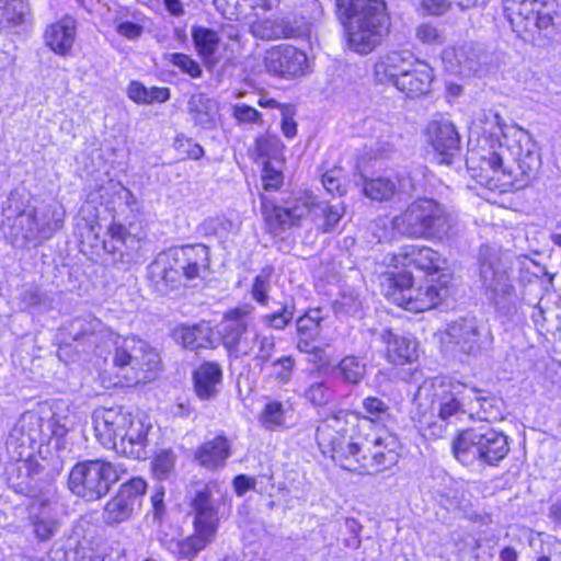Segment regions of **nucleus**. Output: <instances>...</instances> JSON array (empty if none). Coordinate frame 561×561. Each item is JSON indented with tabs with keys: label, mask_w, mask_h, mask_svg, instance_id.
Segmentation results:
<instances>
[{
	"label": "nucleus",
	"mask_w": 561,
	"mask_h": 561,
	"mask_svg": "<svg viewBox=\"0 0 561 561\" xmlns=\"http://www.w3.org/2000/svg\"><path fill=\"white\" fill-rule=\"evenodd\" d=\"M360 308V301L354 295H343L341 299L335 302V310L337 313L355 314Z\"/></svg>",
	"instance_id": "774afa93"
},
{
	"label": "nucleus",
	"mask_w": 561,
	"mask_h": 561,
	"mask_svg": "<svg viewBox=\"0 0 561 561\" xmlns=\"http://www.w3.org/2000/svg\"><path fill=\"white\" fill-rule=\"evenodd\" d=\"M250 312L249 308H238L227 313L221 323L222 343L234 357L247 356L255 351L257 329L248 320Z\"/></svg>",
	"instance_id": "f3484780"
},
{
	"label": "nucleus",
	"mask_w": 561,
	"mask_h": 561,
	"mask_svg": "<svg viewBox=\"0 0 561 561\" xmlns=\"http://www.w3.org/2000/svg\"><path fill=\"white\" fill-rule=\"evenodd\" d=\"M416 37L424 44L440 45L444 43L443 33L435 26L424 23L417 26Z\"/></svg>",
	"instance_id": "e2e57ef3"
},
{
	"label": "nucleus",
	"mask_w": 561,
	"mask_h": 561,
	"mask_svg": "<svg viewBox=\"0 0 561 561\" xmlns=\"http://www.w3.org/2000/svg\"><path fill=\"white\" fill-rule=\"evenodd\" d=\"M113 26L117 34L130 41L139 38L144 32V26L139 22L130 20L127 11L116 13L113 18Z\"/></svg>",
	"instance_id": "de8ad7c7"
},
{
	"label": "nucleus",
	"mask_w": 561,
	"mask_h": 561,
	"mask_svg": "<svg viewBox=\"0 0 561 561\" xmlns=\"http://www.w3.org/2000/svg\"><path fill=\"white\" fill-rule=\"evenodd\" d=\"M283 173L272 161H265L262 171V181L265 190H276L283 183Z\"/></svg>",
	"instance_id": "680f3d73"
},
{
	"label": "nucleus",
	"mask_w": 561,
	"mask_h": 561,
	"mask_svg": "<svg viewBox=\"0 0 561 561\" xmlns=\"http://www.w3.org/2000/svg\"><path fill=\"white\" fill-rule=\"evenodd\" d=\"M5 15H0V26L9 27L25 22L28 7L23 0H13L3 5Z\"/></svg>",
	"instance_id": "09e8293b"
},
{
	"label": "nucleus",
	"mask_w": 561,
	"mask_h": 561,
	"mask_svg": "<svg viewBox=\"0 0 561 561\" xmlns=\"http://www.w3.org/2000/svg\"><path fill=\"white\" fill-rule=\"evenodd\" d=\"M366 373V364L358 357L346 356L336 367V376L345 382L357 385Z\"/></svg>",
	"instance_id": "c03bdc74"
},
{
	"label": "nucleus",
	"mask_w": 561,
	"mask_h": 561,
	"mask_svg": "<svg viewBox=\"0 0 561 561\" xmlns=\"http://www.w3.org/2000/svg\"><path fill=\"white\" fill-rule=\"evenodd\" d=\"M425 136L438 163L451 164L460 150V138L455 125L448 119L432 121L426 126Z\"/></svg>",
	"instance_id": "4be33fe9"
},
{
	"label": "nucleus",
	"mask_w": 561,
	"mask_h": 561,
	"mask_svg": "<svg viewBox=\"0 0 561 561\" xmlns=\"http://www.w3.org/2000/svg\"><path fill=\"white\" fill-rule=\"evenodd\" d=\"M30 518L34 534L39 540H48L59 527L57 505L48 500L34 502L30 508Z\"/></svg>",
	"instance_id": "7c9ffc66"
},
{
	"label": "nucleus",
	"mask_w": 561,
	"mask_h": 561,
	"mask_svg": "<svg viewBox=\"0 0 561 561\" xmlns=\"http://www.w3.org/2000/svg\"><path fill=\"white\" fill-rule=\"evenodd\" d=\"M293 311H290L287 307H284L278 312L264 316L263 322L274 330H283L293 320Z\"/></svg>",
	"instance_id": "69168bd1"
},
{
	"label": "nucleus",
	"mask_w": 561,
	"mask_h": 561,
	"mask_svg": "<svg viewBox=\"0 0 561 561\" xmlns=\"http://www.w3.org/2000/svg\"><path fill=\"white\" fill-rule=\"evenodd\" d=\"M273 272L274 270L272 266L263 267L255 276L251 287L252 298L262 306H267L270 300L268 293L271 290V278Z\"/></svg>",
	"instance_id": "49530a36"
},
{
	"label": "nucleus",
	"mask_w": 561,
	"mask_h": 561,
	"mask_svg": "<svg viewBox=\"0 0 561 561\" xmlns=\"http://www.w3.org/2000/svg\"><path fill=\"white\" fill-rule=\"evenodd\" d=\"M382 340L387 344V359L394 365H404L417 357L416 342L405 336H399L391 331L382 333Z\"/></svg>",
	"instance_id": "f704fd0d"
},
{
	"label": "nucleus",
	"mask_w": 561,
	"mask_h": 561,
	"mask_svg": "<svg viewBox=\"0 0 561 561\" xmlns=\"http://www.w3.org/2000/svg\"><path fill=\"white\" fill-rule=\"evenodd\" d=\"M173 147L182 159L198 160L204 154L203 148L184 135L175 137Z\"/></svg>",
	"instance_id": "6e6d98bb"
},
{
	"label": "nucleus",
	"mask_w": 561,
	"mask_h": 561,
	"mask_svg": "<svg viewBox=\"0 0 561 561\" xmlns=\"http://www.w3.org/2000/svg\"><path fill=\"white\" fill-rule=\"evenodd\" d=\"M434 75L426 62H411L402 77L397 81V89L408 96L414 98L430 92Z\"/></svg>",
	"instance_id": "cd10ccee"
},
{
	"label": "nucleus",
	"mask_w": 561,
	"mask_h": 561,
	"mask_svg": "<svg viewBox=\"0 0 561 561\" xmlns=\"http://www.w3.org/2000/svg\"><path fill=\"white\" fill-rule=\"evenodd\" d=\"M146 490L147 483L140 477H135L123 483L117 494L104 507V523L118 525L129 520L140 510Z\"/></svg>",
	"instance_id": "a211bd4d"
},
{
	"label": "nucleus",
	"mask_w": 561,
	"mask_h": 561,
	"mask_svg": "<svg viewBox=\"0 0 561 561\" xmlns=\"http://www.w3.org/2000/svg\"><path fill=\"white\" fill-rule=\"evenodd\" d=\"M128 96L136 103L165 102L170 98L168 88L151 87L147 88L139 82H131L128 85Z\"/></svg>",
	"instance_id": "37998d69"
},
{
	"label": "nucleus",
	"mask_w": 561,
	"mask_h": 561,
	"mask_svg": "<svg viewBox=\"0 0 561 561\" xmlns=\"http://www.w3.org/2000/svg\"><path fill=\"white\" fill-rule=\"evenodd\" d=\"M114 385L131 387L154 380L161 370L159 353L136 336H116L113 341Z\"/></svg>",
	"instance_id": "6e6552de"
},
{
	"label": "nucleus",
	"mask_w": 561,
	"mask_h": 561,
	"mask_svg": "<svg viewBox=\"0 0 561 561\" xmlns=\"http://www.w3.org/2000/svg\"><path fill=\"white\" fill-rule=\"evenodd\" d=\"M340 466L360 474L381 472L393 467L400 457L401 444L386 426L375 431L334 439L332 446H319Z\"/></svg>",
	"instance_id": "20e7f679"
},
{
	"label": "nucleus",
	"mask_w": 561,
	"mask_h": 561,
	"mask_svg": "<svg viewBox=\"0 0 561 561\" xmlns=\"http://www.w3.org/2000/svg\"><path fill=\"white\" fill-rule=\"evenodd\" d=\"M275 351V337L272 334H261L257 331L256 347L252 353L256 366H265Z\"/></svg>",
	"instance_id": "603ef678"
},
{
	"label": "nucleus",
	"mask_w": 561,
	"mask_h": 561,
	"mask_svg": "<svg viewBox=\"0 0 561 561\" xmlns=\"http://www.w3.org/2000/svg\"><path fill=\"white\" fill-rule=\"evenodd\" d=\"M261 210L267 231L276 236L288 227L299 225L301 219L308 217L310 203L302 197L282 206L262 197Z\"/></svg>",
	"instance_id": "aec40b11"
},
{
	"label": "nucleus",
	"mask_w": 561,
	"mask_h": 561,
	"mask_svg": "<svg viewBox=\"0 0 561 561\" xmlns=\"http://www.w3.org/2000/svg\"><path fill=\"white\" fill-rule=\"evenodd\" d=\"M176 456L170 449L160 450L152 460V470L158 479H165L173 470Z\"/></svg>",
	"instance_id": "864d4df0"
},
{
	"label": "nucleus",
	"mask_w": 561,
	"mask_h": 561,
	"mask_svg": "<svg viewBox=\"0 0 561 561\" xmlns=\"http://www.w3.org/2000/svg\"><path fill=\"white\" fill-rule=\"evenodd\" d=\"M76 37L77 23L71 16L48 24L43 34L45 45L58 56L70 55Z\"/></svg>",
	"instance_id": "bb28decb"
},
{
	"label": "nucleus",
	"mask_w": 561,
	"mask_h": 561,
	"mask_svg": "<svg viewBox=\"0 0 561 561\" xmlns=\"http://www.w3.org/2000/svg\"><path fill=\"white\" fill-rule=\"evenodd\" d=\"M484 0H422L421 7L427 14L439 15L445 13L451 3L460 9H470L483 3Z\"/></svg>",
	"instance_id": "3c124183"
},
{
	"label": "nucleus",
	"mask_w": 561,
	"mask_h": 561,
	"mask_svg": "<svg viewBox=\"0 0 561 561\" xmlns=\"http://www.w3.org/2000/svg\"><path fill=\"white\" fill-rule=\"evenodd\" d=\"M322 185L330 194H344V188L341 183V171L330 170L322 175Z\"/></svg>",
	"instance_id": "338daca9"
},
{
	"label": "nucleus",
	"mask_w": 561,
	"mask_h": 561,
	"mask_svg": "<svg viewBox=\"0 0 561 561\" xmlns=\"http://www.w3.org/2000/svg\"><path fill=\"white\" fill-rule=\"evenodd\" d=\"M394 231L412 239L442 240L454 227V218L433 198L413 201L392 221Z\"/></svg>",
	"instance_id": "9d476101"
},
{
	"label": "nucleus",
	"mask_w": 561,
	"mask_h": 561,
	"mask_svg": "<svg viewBox=\"0 0 561 561\" xmlns=\"http://www.w3.org/2000/svg\"><path fill=\"white\" fill-rule=\"evenodd\" d=\"M362 407L364 414L340 410L325 417L317 427L318 445L332 446L334 439L375 431L390 417L389 405L377 397L365 398Z\"/></svg>",
	"instance_id": "1a4fd4ad"
},
{
	"label": "nucleus",
	"mask_w": 561,
	"mask_h": 561,
	"mask_svg": "<svg viewBox=\"0 0 561 561\" xmlns=\"http://www.w3.org/2000/svg\"><path fill=\"white\" fill-rule=\"evenodd\" d=\"M346 18L347 47L358 54L374 51L389 32L390 18L383 0H336Z\"/></svg>",
	"instance_id": "423d86ee"
},
{
	"label": "nucleus",
	"mask_w": 561,
	"mask_h": 561,
	"mask_svg": "<svg viewBox=\"0 0 561 561\" xmlns=\"http://www.w3.org/2000/svg\"><path fill=\"white\" fill-rule=\"evenodd\" d=\"M442 59L445 69L455 75H466L473 70L477 64L476 54L468 45L446 48L443 53Z\"/></svg>",
	"instance_id": "e433bc0d"
},
{
	"label": "nucleus",
	"mask_w": 561,
	"mask_h": 561,
	"mask_svg": "<svg viewBox=\"0 0 561 561\" xmlns=\"http://www.w3.org/2000/svg\"><path fill=\"white\" fill-rule=\"evenodd\" d=\"M192 37L198 55L205 60L214 62L219 49V37L215 31L206 27H193Z\"/></svg>",
	"instance_id": "ea45409f"
},
{
	"label": "nucleus",
	"mask_w": 561,
	"mask_h": 561,
	"mask_svg": "<svg viewBox=\"0 0 561 561\" xmlns=\"http://www.w3.org/2000/svg\"><path fill=\"white\" fill-rule=\"evenodd\" d=\"M127 472L122 462L106 459H93L78 462L69 473V489L87 501L105 496L113 484Z\"/></svg>",
	"instance_id": "ddd939ff"
},
{
	"label": "nucleus",
	"mask_w": 561,
	"mask_h": 561,
	"mask_svg": "<svg viewBox=\"0 0 561 561\" xmlns=\"http://www.w3.org/2000/svg\"><path fill=\"white\" fill-rule=\"evenodd\" d=\"M130 415L122 407L95 409L92 421L96 439L105 448L114 449Z\"/></svg>",
	"instance_id": "5701e85b"
},
{
	"label": "nucleus",
	"mask_w": 561,
	"mask_h": 561,
	"mask_svg": "<svg viewBox=\"0 0 561 561\" xmlns=\"http://www.w3.org/2000/svg\"><path fill=\"white\" fill-rule=\"evenodd\" d=\"M263 65L267 73L283 79L305 76L310 68L306 53L287 44L267 49L263 57Z\"/></svg>",
	"instance_id": "6ab92c4d"
},
{
	"label": "nucleus",
	"mask_w": 561,
	"mask_h": 561,
	"mask_svg": "<svg viewBox=\"0 0 561 561\" xmlns=\"http://www.w3.org/2000/svg\"><path fill=\"white\" fill-rule=\"evenodd\" d=\"M199 229L205 236H213L225 240L230 233L234 232L236 226L225 217H215L204 220Z\"/></svg>",
	"instance_id": "8fccbe9b"
},
{
	"label": "nucleus",
	"mask_w": 561,
	"mask_h": 561,
	"mask_svg": "<svg viewBox=\"0 0 561 561\" xmlns=\"http://www.w3.org/2000/svg\"><path fill=\"white\" fill-rule=\"evenodd\" d=\"M250 31L257 38L276 39L298 37L307 32V27L304 25L290 26L289 21L282 16H270L252 22Z\"/></svg>",
	"instance_id": "c756f323"
},
{
	"label": "nucleus",
	"mask_w": 561,
	"mask_h": 561,
	"mask_svg": "<svg viewBox=\"0 0 561 561\" xmlns=\"http://www.w3.org/2000/svg\"><path fill=\"white\" fill-rule=\"evenodd\" d=\"M480 279L486 297L499 308L512 304L515 289L500 251L484 245L480 250Z\"/></svg>",
	"instance_id": "2eb2a0df"
},
{
	"label": "nucleus",
	"mask_w": 561,
	"mask_h": 561,
	"mask_svg": "<svg viewBox=\"0 0 561 561\" xmlns=\"http://www.w3.org/2000/svg\"><path fill=\"white\" fill-rule=\"evenodd\" d=\"M310 203V213L314 224L324 232L334 228L344 214V208L340 205H329L327 203H316L311 196H306Z\"/></svg>",
	"instance_id": "58836bf2"
},
{
	"label": "nucleus",
	"mask_w": 561,
	"mask_h": 561,
	"mask_svg": "<svg viewBox=\"0 0 561 561\" xmlns=\"http://www.w3.org/2000/svg\"><path fill=\"white\" fill-rule=\"evenodd\" d=\"M295 359L291 356H283L272 364V376L279 385H286L293 377Z\"/></svg>",
	"instance_id": "4d7b16f0"
},
{
	"label": "nucleus",
	"mask_w": 561,
	"mask_h": 561,
	"mask_svg": "<svg viewBox=\"0 0 561 561\" xmlns=\"http://www.w3.org/2000/svg\"><path fill=\"white\" fill-rule=\"evenodd\" d=\"M296 114V108L294 105H284L280 106V115H282V133L287 138H294L297 134V124L294 121V116Z\"/></svg>",
	"instance_id": "0e129e2a"
},
{
	"label": "nucleus",
	"mask_w": 561,
	"mask_h": 561,
	"mask_svg": "<svg viewBox=\"0 0 561 561\" xmlns=\"http://www.w3.org/2000/svg\"><path fill=\"white\" fill-rule=\"evenodd\" d=\"M232 116L238 124H262V114L254 107L244 103L232 107Z\"/></svg>",
	"instance_id": "bf43d9fd"
},
{
	"label": "nucleus",
	"mask_w": 561,
	"mask_h": 561,
	"mask_svg": "<svg viewBox=\"0 0 561 561\" xmlns=\"http://www.w3.org/2000/svg\"><path fill=\"white\" fill-rule=\"evenodd\" d=\"M107 233L111 240L104 242V248L111 252H118L123 255L122 247L125 244L126 240L131 237L128 230L123 225L113 222L108 227Z\"/></svg>",
	"instance_id": "5fc2aeb1"
},
{
	"label": "nucleus",
	"mask_w": 561,
	"mask_h": 561,
	"mask_svg": "<svg viewBox=\"0 0 561 561\" xmlns=\"http://www.w3.org/2000/svg\"><path fill=\"white\" fill-rule=\"evenodd\" d=\"M170 61L182 72L190 75L192 78H198L202 75L199 65L190 56L181 53L171 54Z\"/></svg>",
	"instance_id": "052dcab7"
},
{
	"label": "nucleus",
	"mask_w": 561,
	"mask_h": 561,
	"mask_svg": "<svg viewBox=\"0 0 561 561\" xmlns=\"http://www.w3.org/2000/svg\"><path fill=\"white\" fill-rule=\"evenodd\" d=\"M221 383L222 369L217 363H203L193 373L194 392L201 400H214L219 393Z\"/></svg>",
	"instance_id": "c85d7f7f"
},
{
	"label": "nucleus",
	"mask_w": 561,
	"mask_h": 561,
	"mask_svg": "<svg viewBox=\"0 0 561 561\" xmlns=\"http://www.w3.org/2000/svg\"><path fill=\"white\" fill-rule=\"evenodd\" d=\"M385 262L393 267L414 266L426 274H435L444 268L445 259L439 252L426 245L407 244L397 253L388 254Z\"/></svg>",
	"instance_id": "412c9836"
},
{
	"label": "nucleus",
	"mask_w": 561,
	"mask_h": 561,
	"mask_svg": "<svg viewBox=\"0 0 561 561\" xmlns=\"http://www.w3.org/2000/svg\"><path fill=\"white\" fill-rule=\"evenodd\" d=\"M209 268V250L203 244L172 248L148 265V279L156 291L167 295L183 279L204 278Z\"/></svg>",
	"instance_id": "0eeeda50"
},
{
	"label": "nucleus",
	"mask_w": 561,
	"mask_h": 561,
	"mask_svg": "<svg viewBox=\"0 0 561 561\" xmlns=\"http://www.w3.org/2000/svg\"><path fill=\"white\" fill-rule=\"evenodd\" d=\"M305 398L313 405H324L330 402L332 393L324 381H316L305 390Z\"/></svg>",
	"instance_id": "13d9d810"
},
{
	"label": "nucleus",
	"mask_w": 561,
	"mask_h": 561,
	"mask_svg": "<svg viewBox=\"0 0 561 561\" xmlns=\"http://www.w3.org/2000/svg\"><path fill=\"white\" fill-rule=\"evenodd\" d=\"M411 61L399 51H391L379 56L375 66V79L382 84L397 87L399 77H402Z\"/></svg>",
	"instance_id": "72a5a7b5"
},
{
	"label": "nucleus",
	"mask_w": 561,
	"mask_h": 561,
	"mask_svg": "<svg viewBox=\"0 0 561 561\" xmlns=\"http://www.w3.org/2000/svg\"><path fill=\"white\" fill-rule=\"evenodd\" d=\"M256 152L259 157L267 159L276 164L283 161L284 146L280 139L274 135H265L256 140Z\"/></svg>",
	"instance_id": "a18cd8bd"
},
{
	"label": "nucleus",
	"mask_w": 561,
	"mask_h": 561,
	"mask_svg": "<svg viewBox=\"0 0 561 561\" xmlns=\"http://www.w3.org/2000/svg\"><path fill=\"white\" fill-rule=\"evenodd\" d=\"M508 451L507 436L488 425L462 431L453 443L454 456L463 465L478 460L496 466Z\"/></svg>",
	"instance_id": "f8f14e48"
},
{
	"label": "nucleus",
	"mask_w": 561,
	"mask_h": 561,
	"mask_svg": "<svg viewBox=\"0 0 561 561\" xmlns=\"http://www.w3.org/2000/svg\"><path fill=\"white\" fill-rule=\"evenodd\" d=\"M504 12L517 33L546 31L552 26L553 0H504Z\"/></svg>",
	"instance_id": "dca6fc26"
},
{
	"label": "nucleus",
	"mask_w": 561,
	"mask_h": 561,
	"mask_svg": "<svg viewBox=\"0 0 561 561\" xmlns=\"http://www.w3.org/2000/svg\"><path fill=\"white\" fill-rule=\"evenodd\" d=\"M210 542L213 541L194 530L192 536L171 542L169 548L178 558L191 560Z\"/></svg>",
	"instance_id": "a19ab883"
},
{
	"label": "nucleus",
	"mask_w": 561,
	"mask_h": 561,
	"mask_svg": "<svg viewBox=\"0 0 561 561\" xmlns=\"http://www.w3.org/2000/svg\"><path fill=\"white\" fill-rule=\"evenodd\" d=\"M64 217L60 206L48 205L37 210L11 194L2 209L0 232L13 245L22 248L48 239L61 228Z\"/></svg>",
	"instance_id": "39448f33"
},
{
	"label": "nucleus",
	"mask_w": 561,
	"mask_h": 561,
	"mask_svg": "<svg viewBox=\"0 0 561 561\" xmlns=\"http://www.w3.org/2000/svg\"><path fill=\"white\" fill-rule=\"evenodd\" d=\"M472 126L481 136L467 153L470 176L492 192L524 188L539 165L530 135L516 124H506L493 110L478 113Z\"/></svg>",
	"instance_id": "f257e3e1"
},
{
	"label": "nucleus",
	"mask_w": 561,
	"mask_h": 561,
	"mask_svg": "<svg viewBox=\"0 0 561 561\" xmlns=\"http://www.w3.org/2000/svg\"><path fill=\"white\" fill-rule=\"evenodd\" d=\"M381 286L388 300L411 312L434 309L449 294L447 286L439 280H424L415 284L409 272L385 275Z\"/></svg>",
	"instance_id": "9b49d317"
},
{
	"label": "nucleus",
	"mask_w": 561,
	"mask_h": 561,
	"mask_svg": "<svg viewBox=\"0 0 561 561\" xmlns=\"http://www.w3.org/2000/svg\"><path fill=\"white\" fill-rule=\"evenodd\" d=\"M77 415L66 402H56L53 407L39 405L27 411L19 419L7 439V448L19 465L20 471L28 476L37 473V463L30 458L35 446L48 442L51 437H64L77 423Z\"/></svg>",
	"instance_id": "7ed1b4c3"
},
{
	"label": "nucleus",
	"mask_w": 561,
	"mask_h": 561,
	"mask_svg": "<svg viewBox=\"0 0 561 561\" xmlns=\"http://www.w3.org/2000/svg\"><path fill=\"white\" fill-rule=\"evenodd\" d=\"M192 508L194 513V530L214 541L219 525V517L218 508L207 488L196 493L192 502Z\"/></svg>",
	"instance_id": "393cba45"
},
{
	"label": "nucleus",
	"mask_w": 561,
	"mask_h": 561,
	"mask_svg": "<svg viewBox=\"0 0 561 561\" xmlns=\"http://www.w3.org/2000/svg\"><path fill=\"white\" fill-rule=\"evenodd\" d=\"M415 191V183L410 173L399 175L396 181L388 178L364 179L363 193L366 197L383 202L396 194H410Z\"/></svg>",
	"instance_id": "a878e982"
},
{
	"label": "nucleus",
	"mask_w": 561,
	"mask_h": 561,
	"mask_svg": "<svg viewBox=\"0 0 561 561\" xmlns=\"http://www.w3.org/2000/svg\"><path fill=\"white\" fill-rule=\"evenodd\" d=\"M149 430L150 424H146L141 419L131 414L116 442L114 450L135 459L145 457Z\"/></svg>",
	"instance_id": "b1692460"
},
{
	"label": "nucleus",
	"mask_w": 561,
	"mask_h": 561,
	"mask_svg": "<svg viewBox=\"0 0 561 561\" xmlns=\"http://www.w3.org/2000/svg\"><path fill=\"white\" fill-rule=\"evenodd\" d=\"M231 456V444L225 435H218L203 443L195 451V460L208 470L225 466Z\"/></svg>",
	"instance_id": "2f4dec72"
},
{
	"label": "nucleus",
	"mask_w": 561,
	"mask_h": 561,
	"mask_svg": "<svg viewBox=\"0 0 561 561\" xmlns=\"http://www.w3.org/2000/svg\"><path fill=\"white\" fill-rule=\"evenodd\" d=\"M187 111L194 125L203 129H214L219 123V105L205 94H193L188 100Z\"/></svg>",
	"instance_id": "473e14b6"
},
{
	"label": "nucleus",
	"mask_w": 561,
	"mask_h": 561,
	"mask_svg": "<svg viewBox=\"0 0 561 561\" xmlns=\"http://www.w3.org/2000/svg\"><path fill=\"white\" fill-rule=\"evenodd\" d=\"M178 343L190 350L206 348L214 344V332L208 323L180 325L173 332Z\"/></svg>",
	"instance_id": "c9c22d12"
},
{
	"label": "nucleus",
	"mask_w": 561,
	"mask_h": 561,
	"mask_svg": "<svg viewBox=\"0 0 561 561\" xmlns=\"http://www.w3.org/2000/svg\"><path fill=\"white\" fill-rule=\"evenodd\" d=\"M322 321L323 316L319 308L308 310L297 320L298 348L300 351L309 352L310 343L318 337L321 331Z\"/></svg>",
	"instance_id": "4c0bfd02"
},
{
	"label": "nucleus",
	"mask_w": 561,
	"mask_h": 561,
	"mask_svg": "<svg viewBox=\"0 0 561 561\" xmlns=\"http://www.w3.org/2000/svg\"><path fill=\"white\" fill-rule=\"evenodd\" d=\"M288 410L279 401H268L259 415L260 424L268 430L276 431L286 426Z\"/></svg>",
	"instance_id": "79ce46f5"
},
{
	"label": "nucleus",
	"mask_w": 561,
	"mask_h": 561,
	"mask_svg": "<svg viewBox=\"0 0 561 561\" xmlns=\"http://www.w3.org/2000/svg\"><path fill=\"white\" fill-rule=\"evenodd\" d=\"M474 400H482L474 388L457 380L435 377L419 387L414 397L413 417L421 431L428 430L430 435L440 437L448 424L465 415L467 407L473 409Z\"/></svg>",
	"instance_id": "f03ea898"
},
{
	"label": "nucleus",
	"mask_w": 561,
	"mask_h": 561,
	"mask_svg": "<svg viewBox=\"0 0 561 561\" xmlns=\"http://www.w3.org/2000/svg\"><path fill=\"white\" fill-rule=\"evenodd\" d=\"M442 344L450 351L477 357L491 351L494 337L473 318H460L449 324L440 335Z\"/></svg>",
	"instance_id": "4468645a"
}]
</instances>
